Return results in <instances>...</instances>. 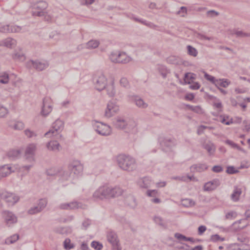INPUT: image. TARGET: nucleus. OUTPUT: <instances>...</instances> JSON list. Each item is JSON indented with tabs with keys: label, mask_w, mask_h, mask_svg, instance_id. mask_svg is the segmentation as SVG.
I'll use <instances>...</instances> for the list:
<instances>
[{
	"label": "nucleus",
	"mask_w": 250,
	"mask_h": 250,
	"mask_svg": "<svg viewBox=\"0 0 250 250\" xmlns=\"http://www.w3.org/2000/svg\"><path fill=\"white\" fill-rule=\"evenodd\" d=\"M112 124L115 128L124 130L128 133L136 134L138 132L136 122L124 116H117L113 120Z\"/></svg>",
	"instance_id": "obj_1"
},
{
	"label": "nucleus",
	"mask_w": 250,
	"mask_h": 250,
	"mask_svg": "<svg viewBox=\"0 0 250 250\" xmlns=\"http://www.w3.org/2000/svg\"><path fill=\"white\" fill-rule=\"evenodd\" d=\"M116 161L119 167L123 170L131 172L137 169L136 161L130 155L120 154L117 156Z\"/></svg>",
	"instance_id": "obj_2"
},
{
	"label": "nucleus",
	"mask_w": 250,
	"mask_h": 250,
	"mask_svg": "<svg viewBox=\"0 0 250 250\" xmlns=\"http://www.w3.org/2000/svg\"><path fill=\"white\" fill-rule=\"evenodd\" d=\"M92 125L94 130L100 135L107 136L112 133L111 127L107 124L97 121H93Z\"/></svg>",
	"instance_id": "obj_3"
},
{
	"label": "nucleus",
	"mask_w": 250,
	"mask_h": 250,
	"mask_svg": "<svg viewBox=\"0 0 250 250\" xmlns=\"http://www.w3.org/2000/svg\"><path fill=\"white\" fill-rule=\"evenodd\" d=\"M47 174L51 176H58L60 177L62 181H71L74 179L72 178L70 172L69 171H64L61 168H53L48 169L47 171Z\"/></svg>",
	"instance_id": "obj_4"
},
{
	"label": "nucleus",
	"mask_w": 250,
	"mask_h": 250,
	"mask_svg": "<svg viewBox=\"0 0 250 250\" xmlns=\"http://www.w3.org/2000/svg\"><path fill=\"white\" fill-rule=\"evenodd\" d=\"M47 7V4L44 1H39L35 4L33 7L32 15L34 16L42 17L45 16L47 21L51 20V18L46 17L45 9Z\"/></svg>",
	"instance_id": "obj_5"
},
{
	"label": "nucleus",
	"mask_w": 250,
	"mask_h": 250,
	"mask_svg": "<svg viewBox=\"0 0 250 250\" xmlns=\"http://www.w3.org/2000/svg\"><path fill=\"white\" fill-rule=\"evenodd\" d=\"M109 58L113 62L124 64L128 63L132 60L130 56L123 52H112L109 56Z\"/></svg>",
	"instance_id": "obj_6"
},
{
	"label": "nucleus",
	"mask_w": 250,
	"mask_h": 250,
	"mask_svg": "<svg viewBox=\"0 0 250 250\" xmlns=\"http://www.w3.org/2000/svg\"><path fill=\"white\" fill-rule=\"evenodd\" d=\"M68 169L70 172L73 178L75 179L83 174V166L79 161H73L68 166Z\"/></svg>",
	"instance_id": "obj_7"
},
{
	"label": "nucleus",
	"mask_w": 250,
	"mask_h": 250,
	"mask_svg": "<svg viewBox=\"0 0 250 250\" xmlns=\"http://www.w3.org/2000/svg\"><path fill=\"white\" fill-rule=\"evenodd\" d=\"M93 82L96 89L100 91L104 89L108 84L107 78L101 72L95 75L93 78Z\"/></svg>",
	"instance_id": "obj_8"
},
{
	"label": "nucleus",
	"mask_w": 250,
	"mask_h": 250,
	"mask_svg": "<svg viewBox=\"0 0 250 250\" xmlns=\"http://www.w3.org/2000/svg\"><path fill=\"white\" fill-rule=\"evenodd\" d=\"M64 127L63 122L59 119L56 120L52 124L51 128L44 134L45 137L56 136L59 135Z\"/></svg>",
	"instance_id": "obj_9"
},
{
	"label": "nucleus",
	"mask_w": 250,
	"mask_h": 250,
	"mask_svg": "<svg viewBox=\"0 0 250 250\" xmlns=\"http://www.w3.org/2000/svg\"><path fill=\"white\" fill-rule=\"evenodd\" d=\"M110 186L104 185L100 187L93 194V198L103 200L110 199Z\"/></svg>",
	"instance_id": "obj_10"
},
{
	"label": "nucleus",
	"mask_w": 250,
	"mask_h": 250,
	"mask_svg": "<svg viewBox=\"0 0 250 250\" xmlns=\"http://www.w3.org/2000/svg\"><path fill=\"white\" fill-rule=\"evenodd\" d=\"M53 101L51 98L44 97L42 99L41 115L44 117L48 116L53 110Z\"/></svg>",
	"instance_id": "obj_11"
},
{
	"label": "nucleus",
	"mask_w": 250,
	"mask_h": 250,
	"mask_svg": "<svg viewBox=\"0 0 250 250\" xmlns=\"http://www.w3.org/2000/svg\"><path fill=\"white\" fill-rule=\"evenodd\" d=\"M120 108L119 105L113 101H109L105 109L104 116L105 118H110L118 114Z\"/></svg>",
	"instance_id": "obj_12"
},
{
	"label": "nucleus",
	"mask_w": 250,
	"mask_h": 250,
	"mask_svg": "<svg viewBox=\"0 0 250 250\" xmlns=\"http://www.w3.org/2000/svg\"><path fill=\"white\" fill-rule=\"evenodd\" d=\"M3 199L8 206H13L20 200V197L16 194L6 191L1 193L0 198Z\"/></svg>",
	"instance_id": "obj_13"
},
{
	"label": "nucleus",
	"mask_w": 250,
	"mask_h": 250,
	"mask_svg": "<svg viewBox=\"0 0 250 250\" xmlns=\"http://www.w3.org/2000/svg\"><path fill=\"white\" fill-rule=\"evenodd\" d=\"M27 66L33 67L38 71H42L49 66V62L46 60H30L27 62Z\"/></svg>",
	"instance_id": "obj_14"
},
{
	"label": "nucleus",
	"mask_w": 250,
	"mask_h": 250,
	"mask_svg": "<svg viewBox=\"0 0 250 250\" xmlns=\"http://www.w3.org/2000/svg\"><path fill=\"white\" fill-rule=\"evenodd\" d=\"M36 150V145L35 144H31L27 146L24 154V159L27 162L32 163L34 162V155Z\"/></svg>",
	"instance_id": "obj_15"
},
{
	"label": "nucleus",
	"mask_w": 250,
	"mask_h": 250,
	"mask_svg": "<svg viewBox=\"0 0 250 250\" xmlns=\"http://www.w3.org/2000/svg\"><path fill=\"white\" fill-rule=\"evenodd\" d=\"M17 168L15 166H11L10 165H4L0 167V179L5 178L12 173L14 172Z\"/></svg>",
	"instance_id": "obj_16"
},
{
	"label": "nucleus",
	"mask_w": 250,
	"mask_h": 250,
	"mask_svg": "<svg viewBox=\"0 0 250 250\" xmlns=\"http://www.w3.org/2000/svg\"><path fill=\"white\" fill-rule=\"evenodd\" d=\"M104 89L106 90V94L109 97H115L119 95V91L116 88L113 80H111L109 82L108 84L106 85Z\"/></svg>",
	"instance_id": "obj_17"
},
{
	"label": "nucleus",
	"mask_w": 250,
	"mask_h": 250,
	"mask_svg": "<svg viewBox=\"0 0 250 250\" xmlns=\"http://www.w3.org/2000/svg\"><path fill=\"white\" fill-rule=\"evenodd\" d=\"M237 240L240 242V244H235L234 245L237 247L239 250H250V245L248 244L249 240L246 237L238 236Z\"/></svg>",
	"instance_id": "obj_18"
},
{
	"label": "nucleus",
	"mask_w": 250,
	"mask_h": 250,
	"mask_svg": "<svg viewBox=\"0 0 250 250\" xmlns=\"http://www.w3.org/2000/svg\"><path fill=\"white\" fill-rule=\"evenodd\" d=\"M176 140L171 137H165L162 140H160L161 146L166 150L170 149L176 145Z\"/></svg>",
	"instance_id": "obj_19"
},
{
	"label": "nucleus",
	"mask_w": 250,
	"mask_h": 250,
	"mask_svg": "<svg viewBox=\"0 0 250 250\" xmlns=\"http://www.w3.org/2000/svg\"><path fill=\"white\" fill-rule=\"evenodd\" d=\"M221 184L218 179H214L211 181L206 183L203 187V189L206 191H211L216 189Z\"/></svg>",
	"instance_id": "obj_20"
},
{
	"label": "nucleus",
	"mask_w": 250,
	"mask_h": 250,
	"mask_svg": "<svg viewBox=\"0 0 250 250\" xmlns=\"http://www.w3.org/2000/svg\"><path fill=\"white\" fill-rule=\"evenodd\" d=\"M3 216L5 222L8 226L16 223L17 221V217L12 212L5 211L3 213Z\"/></svg>",
	"instance_id": "obj_21"
},
{
	"label": "nucleus",
	"mask_w": 250,
	"mask_h": 250,
	"mask_svg": "<svg viewBox=\"0 0 250 250\" xmlns=\"http://www.w3.org/2000/svg\"><path fill=\"white\" fill-rule=\"evenodd\" d=\"M107 240L112 246H117L119 243V240L116 232L109 231L107 233Z\"/></svg>",
	"instance_id": "obj_22"
},
{
	"label": "nucleus",
	"mask_w": 250,
	"mask_h": 250,
	"mask_svg": "<svg viewBox=\"0 0 250 250\" xmlns=\"http://www.w3.org/2000/svg\"><path fill=\"white\" fill-rule=\"evenodd\" d=\"M17 44L16 41L12 38H7L0 41V46H5L12 48L14 47Z\"/></svg>",
	"instance_id": "obj_23"
},
{
	"label": "nucleus",
	"mask_w": 250,
	"mask_h": 250,
	"mask_svg": "<svg viewBox=\"0 0 250 250\" xmlns=\"http://www.w3.org/2000/svg\"><path fill=\"white\" fill-rule=\"evenodd\" d=\"M7 125L15 130H21L24 127V124L21 121L10 120L7 122Z\"/></svg>",
	"instance_id": "obj_24"
},
{
	"label": "nucleus",
	"mask_w": 250,
	"mask_h": 250,
	"mask_svg": "<svg viewBox=\"0 0 250 250\" xmlns=\"http://www.w3.org/2000/svg\"><path fill=\"white\" fill-rule=\"evenodd\" d=\"M208 166L206 164H197L192 165L190 167V171L192 172H202L206 170Z\"/></svg>",
	"instance_id": "obj_25"
},
{
	"label": "nucleus",
	"mask_w": 250,
	"mask_h": 250,
	"mask_svg": "<svg viewBox=\"0 0 250 250\" xmlns=\"http://www.w3.org/2000/svg\"><path fill=\"white\" fill-rule=\"evenodd\" d=\"M242 192V190L241 188L237 186H234L232 193L230 195L231 200L235 202L238 201Z\"/></svg>",
	"instance_id": "obj_26"
},
{
	"label": "nucleus",
	"mask_w": 250,
	"mask_h": 250,
	"mask_svg": "<svg viewBox=\"0 0 250 250\" xmlns=\"http://www.w3.org/2000/svg\"><path fill=\"white\" fill-rule=\"evenodd\" d=\"M47 149L55 152H59L62 149L60 144L56 141H51L46 144Z\"/></svg>",
	"instance_id": "obj_27"
},
{
	"label": "nucleus",
	"mask_w": 250,
	"mask_h": 250,
	"mask_svg": "<svg viewBox=\"0 0 250 250\" xmlns=\"http://www.w3.org/2000/svg\"><path fill=\"white\" fill-rule=\"evenodd\" d=\"M152 183L148 177L140 178L137 181V185L141 188H147L151 187Z\"/></svg>",
	"instance_id": "obj_28"
},
{
	"label": "nucleus",
	"mask_w": 250,
	"mask_h": 250,
	"mask_svg": "<svg viewBox=\"0 0 250 250\" xmlns=\"http://www.w3.org/2000/svg\"><path fill=\"white\" fill-rule=\"evenodd\" d=\"M110 198L117 197L123 193V189L118 186H110Z\"/></svg>",
	"instance_id": "obj_29"
},
{
	"label": "nucleus",
	"mask_w": 250,
	"mask_h": 250,
	"mask_svg": "<svg viewBox=\"0 0 250 250\" xmlns=\"http://www.w3.org/2000/svg\"><path fill=\"white\" fill-rule=\"evenodd\" d=\"M30 165H24L21 167H18L15 166L17 170L19 172L21 173L22 176L26 175L29 171L30 168L33 166L34 162L30 163Z\"/></svg>",
	"instance_id": "obj_30"
},
{
	"label": "nucleus",
	"mask_w": 250,
	"mask_h": 250,
	"mask_svg": "<svg viewBox=\"0 0 250 250\" xmlns=\"http://www.w3.org/2000/svg\"><path fill=\"white\" fill-rule=\"evenodd\" d=\"M133 100L136 105L139 108L145 109L148 106V104L146 103L143 99L138 96H135Z\"/></svg>",
	"instance_id": "obj_31"
},
{
	"label": "nucleus",
	"mask_w": 250,
	"mask_h": 250,
	"mask_svg": "<svg viewBox=\"0 0 250 250\" xmlns=\"http://www.w3.org/2000/svg\"><path fill=\"white\" fill-rule=\"evenodd\" d=\"M230 83V81L227 79H217L214 85L218 88L220 87L227 88Z\"/></svg>",
	"instance_id": "obj_32"
},
{
	"label": "nucleus",
	"mask_w": 250,
	"mask_h": 250,
	"mask_svg": "<svg viewBox=\"0 0 250 250\" xmlns=\"http://www.w3.org/2000/svg\"><path fill=\"white\" fill-rule=\"evenodd\" d=\"M125 203L132 208H136L137 205L136 199L132 195H129L125 198Z\"/></svg>",
	"instance_id": "obj_33"
},
{
	"label": "nucleus",
	"mask_w": 250,
	"mask_h": 250,
	"mask_svg": "<svg viewBox=\"0 0 250 250\" xmlns=\"http://www.w3.org/2000/svg\"><path fill=\"white\" fill-rule=\"evenodd\" d=\"M203 146L207 150L210 155L213 154L215 151V146L210 141L204 144Z\"/></svg>",
	"instance_id": "obj_34"
},
{
	"label": "nucleus",
	"mask_w": 250,
	"mask_h": 250,
	"mask_svg": "<svg viewBox=\"0 0 250 250\" xmlns=\"http://www.w3.org/2000/svg\"><path fill=\"white\" fill-rule=\"evenodd\" d=\"M67 203L68 210L84 208V206L81 203L75 201Z\"/></svg>",
	"instance_id": "obj_35"
},
{
	"label": "nucleus",
	"mask_w": 250,
	"mask_h": 250,
	"mask_svg": "<svg viewBox=\"0 0 250 250\" xmlns=\"http://www.w3.org/2000/svg\"><path fill=\"white\" fill-rule=\"evenodd\" d=\"M14 76V74L9 75L6 72H3L0 73V83L7 84L9 82L10 78Z\"/></svg>",
	"instance_id": "obj_36"
},
{
	"label": "nucleus",
	"mask_w": 250,
	"mask_h": 250,
	"mask_svg": "<svg viewBox=\"0 0 250 250\" xmlns=\"http://www.w3.org/2000/svg\"><path fill=\"white\" fill-rule=\"evenodd\" d=\"M21 154V152L18 149H12L9 150L7 153V156L11 160H14L18 158Z\"/></svg>",
	"instance_id": "obj_37"
},
{
	"label": "nucleus",
	"mask_w": 250,
	"mask_h": 250,
	"mask_svg": "<svg viewBox=\"0 0 250 250\" xmlns=\"http://www.w3.org/2000/svg\"><path fill=\"white\" fill-rule=\"evenodd\" d=\"M181 205L186 208H191L195 205V202L191 199L186 198L181 200Z\"/></svg>",
	"instance_id": "obj_38"
},
{
	"label": "nucleus",
	"mask_w": 250,
	"mask_h": 250,
	"mask_svg": "<svg viewBox=\"0 0 250 250\" xmlns=\"http://www.w3.org/2000/svg\"><path fill=\"white\" fill-rule=\"evenodd\" d=\"M100 43L97 40H91L87 42L86 47L87 49H95L98 47Z\"/></svg>",
	"instance_id": "obj_39"
},
{
	"label": "nucleus",
	"mask_w": 250,
	"mask_h": 250,
	"mask_svg": "<svg viewBox=\"0 0 250 250\" xmlns=\"http://www.w3.org/2000/svg\"><path fill=\"white\" fill-rule=\"evenodd\" d=\"M19 238V235L17 234H15L8 238L5 240V243L7 245H10L16 242Z\"/></svg>",
	"instance_id": "obj_40"
},
{
	"label": "nucleus",
	"mask_w": 250,
	"mask_h": 250,
	"mask_svg": "<svg viewBox=\"0 0 250 250\" xmlns=\"http://www.w3.org/2000/svg\"><path fill=\"white\" fill-rule=\"evenodd\" d=\"M22 27L15 25H8L7 33H18L21 32Z\"/></svg>",
	"instance_id": "obj_41"
},
{
	"label": "nucleus",
	"mask_w": 250,
	"mask_h": 250,
	"mask_svg": "<svg viewBox=\"0 0 250 250\" xmlns=\"http://www.w3.org/2000/svg\"><path fill=\"white\" fill-rule=\"evenodd\" d=\"M195 75L193 73H186L184 77V82L185 83H190L193 80L195 79Z\"/></svg>",
	"instance_id": "obj_42"
},
{
	"label": "nucleus",
	"mask_w": 250,
	"mask_h": 250,
	"mask_svg": "<svg viewBox=\"0 0 250 250\" xmlns=\"http://www.w3.org/2000/svg\"><path fill=\"white\" fill-rule=\"evenodd\" d=\"M233 34L235 35L238 38H245L250 37V33L244 32L242 31L235 30L233 31Z\"/></svg>",
	"instance_id": "obj_43"
},
{
	"label": "nucleus",
	"mask_w": 250,
	"mask_h": 250,
	"mask_svg": "<svg viewBox=\"0 0 250 250\" xmlns=\"http://www.w3.org/2000/svg\"><path fill=\"white\" fill-rule=\"evenodd\" d=\"M63 246L66 250H70L75 247L74 244L71 242V240L69 238L65 239L63 242Z\"/></svg>",
	"instance_id": "obj_44"
},
{
	"label": "nucleus",
	"mask_w": 250,
	"mask_h": 250,
	"mask_svg": "<svg viewBox=\"0 0 250 250\" xmlns=\"http://www.w3.org/2000/svg\"><path fill=\"white\" fill-rule=\"evenodd\" d=\"M12 57L16 61H23L25 60V56L21 52H15L13 54Z\"/></svg>",
	"instance_id": "obj_45"
},
{
	"label": "nucleus",
	"mask_w": 250,
	"mask_h": 250,
	"mask_svg": "<svg viewBox=\"0 0 250 250\" xmlns=\"http://www.w3.org/2000/svg\"><path fill=\"white\" fill-rule=\"evenodd\" d=\"M187 51L188 54L193 57H196L198 54L196 49L191 45L187 46Z\"/></svg>",
	"instance_id": "obj_46"
},
{
	"label": "nucleus",
	"mask_w": 250,
	"mask_h": 250,
	"mask_svg": "<svg viewBox=\"0 0 250 250\" xmlns=\"http://www.w3.org/2000/svg\"><path fill=\"white\" fill-rule=\"evenodd\" d=\"M47 204V200L46 199L43 198L39 200L37 206L39 207L41 210L42 211L45 208Z\"/></svg>",
	"instance_id": "obj_47"
},
{
	"label": "nucleus",
	"mask_w": 250,
	"mask_h": 250,
	"mask_svg": "<svg viewBox=\"0 0 250 250\" xmlns=\"http://www.w3.org/2000/svg\"><path fill=\"white\" fill-rule=\"evenodd\" d=\"M187 107H188V108L190 110L197 113L198 114H202L203 113V109L201 107V106L197 105V106H193V105H187Z\"/></svg>",
	"instance_id": "obj_48"
},
{
	"label": "nucleus",
	"mask_w": 250,
	"mask_h": 250,
	"mask_svg": "<svg viewBox=\"0 0 250 250\" xmlns=\"http://www.w3.org/2000/svg\"><path fill=\"white\" fill-rule=\"evenodd\" d=\"M8 109L3 105L0 104V118H4L8 114Z\"/></svg>",
	"instance_id": "obj_49"
},
{
	"label": "nucleus",
	"mask_w": 250,
	"mask_h": 250,
	"mask_svg": "<svg viewBox=\"0 0 250 250\" xmlns=\"http://www.w3.org/2000/svg\"><path fill=\"white\" fill-rule=\"evenodd\" d=\"M54 230L56 233L63 234L66 233L67 228L62 227H58L55 228Z\"/></svg>",
	"instance_id": "obj_50"
},
{
	"label": "nucleus",
	"mask_w": 250,
	"mask_h": 250,
	"mask_svg": "<svg viewBox=\"0 0 250 250\" xmlns=\"http://www.w3.org/2000/svg\"><path fill=\"white\" fill-rule=\"evenodd\" d=\"M42 211L37 205L31 208L28 211V213L30 214H35L41 212Z\"/></svg>",
	"instance_id": "obj_51"
},
{
	"label": "nucleus",
	"mask_w": 250,
	"mask_h": 250,
	"mask_svg": "<svg viewBox=\"0 0 250 250\" xmlns=\"http://www.w3.org/2000/svg\"><path fill=\"white\" fill-rule=\"evenodd\" d=\"M154 221L157 224L162 227H165L166 224L163 219L158 216H156L153 218Z\"/></svg>",
	"instance_id": "obj_52"
},
{
	"label": "nucleus",
	"mask_w": 250,
	"mask_h": 250,
	"mask_svg": "<svg viewBox=\"0 0 250 250\" xmlns=\"http://www.w3.org/2000/svg\"><path fill=\"white\" fill-rule=\"evenodd\" d=\"M204 77L208 81L211 82L212 84H215L217 79H216L214 77L208 74L206 72H204Z\"/></svg>",
	"instance_id": "obj_53"
},
{
	"label": "nucleus",
	"mask_w": 250,
	"mask_h": 250,
	"mask_svg": "<svg viewBox=\"0 0 250 250\" xmlns=\"http://www.w3.org/2000/svg\"><path fill=\"white\" fill-rule=\"evenodd\" d=\"M121 85L125 88H128L129 86V82L125 77H122L120 81Z\"/></svg>",
	"instance_id": "obj_54"
},
{
	"label": "nucleus",
	"mask_w": 250,
	"mask_h": 250,
	"mask_svg": "<svg viewBox=\"0 0 250 250\" xmlns=\"http://www.w3.org/2000/svg\"><path fill=\"white\" fill-rule=\"evenodd\" d=\"M25 135L28 138H32L34 137H36L37 136L36 132L33 131L31 130L30 129H27L24 130Z\"/></svg>",
	"instance_id": "obj_55"
},
{
	"label": "nucleus",
	"mask_w": 250,
	"mask_h": 250,
	"mask_svg": "<svg viewBox=\"0 0 250 250\" xmlns=\"http://www.w3.org/2000/svg\"><path fill=\"white\" fill-rule=\"evenodd\" d=\"M91 246L92 248L97 250H101L103 248V245L100 243L96 241H93Z\"/></svg>",
	"instance_id": "obj_56"
},
{
	"label": "nucleus",
	"mask_w": 250,
	"mask_h": 250,
	"mask_svg": "<svg viewBox=\"0 0 250 250\" xmlns=\"http://www.w3.org/2000/svg\"><path fill=\"white\" fill-rule=\"evenodd\" d=\"M236 217V213L233 211H231L226 214V219H233L235 218Z\"/></svg>",
	"instance_id": "obj_57"
},
{
	"label": "nucleus",
	"mask_w": 250,
	"mask_h": 250,
	"mask_svg": "<svg viewBox=\"0 0 250 250\" xmlns=\"http://www.w3.org/2000/svg\"><path fill=\"white\" fill-rule=\"evenodd\" d=\"M91 224V221L88 219H85L82 223V229H86Z\"/></svg>",
	"instance_id": "obj_58"
},
{
	"label": "nucleus",
	"mask_w": 250,
	"mask_h": 250,
	"mask_svg": "<svg viewBox=\"0 0 250 250\" xmlns=\"http://www.w3.org/2000/svg\"><path fill=\"white\" fill-rule=\"evenodd\" d=\"M210 240L212 242H217L219 241H223L224 238H221L218 234H214L211 236Z\"/></svg>",
	"instance_id": "obj_59"
},
{
	"label": "nucleus",
	"mask_w": 250,
	"mask_h": 250,
	"mask_svg": "<svg viewBox=\"0 0 250 250\" xmlns=\"http://www.w3.org/2000/svg\"><path fill=\"white\" fill-rule=\"evenodd\" d=\"M158 193L157 190H148L146 191V195L149 197H155Z\"/></svg>",
	"instance_id": "obj_60"
},
{
	"label": "nucleus",
	"mask_w": 250,
	"mask_h": 250,
	"mask_svg": "<svg viewBox=\"0 0 250 250\" xmlns=\"http://www.w3.org/2000/svg\"><path fill=\"white\" fill-rule=\"evenodd\" d=\"M167 62L171 64H176L177 63V58L175 56H170L167 58Z\"/></svg>",
	"instance_id": "obj_61"
},
{
	"label": "nucleus",
	"mask_w": 250,
	"mask_h": 250,
	"mask_svg": "<svg viewBox=\"0 0 250 250\" xmlns=\"http://www.w3.org/2000/svg\"><path fill=\"white\" fill-rule=\"evenodd\" d=\"M223 167L221 166H219V165L214 166L212 168V170L214 172H216V173L221 172L223 171Z\"/></svg>",
	"instance_id": "obj_62"
},
{
	"label": "nucleus",
	"mask_w": 250,
	"mask_h": 250,
	"mask_svg": "<svg viewBox=\"0 0 250 250\" xmlns=\"http://www.w3.org/2000/svg\"><path fill=\"white\" fill-rule=\"evenodd\" d=\"M226 172L230 174H234L238 172V170H236L232 166H229L227 167Z\"/></svg>",
	"instance_id": "obj_63"
},
{
	"label": "nucleus",
	"mask_w": 250,
	"mask_h": 250,
	"mask_svg": "<svg viewBox=\"0 0 250 250\" xmlns=\"http://www.w3.org/2000/svg\"><path fill=\"white\" fill-rule=\"evenodd\" d=\"M220 122L226 125H230L232 123V119H230L228 121H227L225 117H220Z\"/></svg>",
	"instance_id": "obj_64"
}]
</instances>
